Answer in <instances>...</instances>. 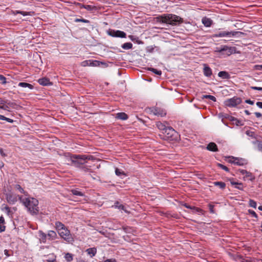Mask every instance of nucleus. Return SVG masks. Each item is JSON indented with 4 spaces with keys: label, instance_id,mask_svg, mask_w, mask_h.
Instances as JSON below:
<instances>
[{
    "label": "nucleus",
    "instance_id": "obj_11",
    "mask_svg": "<svg viewBox=\"0 0 262 262\" xmlns=\"http://www.w3.org/2000/svg\"><path fill=\"white\" fill-rule=\"evenodd\" d=\"M151 112L156 116L163 117L166 115V113L158 108H155L151 109Z\"/></svg>",
    "mask_w": 262,
    "mask_h": 262
},
{
    "label": "nucleus",
    "instance_id": "obj_44",
    "mask_svg": "<svg viewBox=\"0 0 262 262\" xmlns=\"http://www.w3.org/2000/svg\"><path fill=\"white\" fill-rule=\"evenodd\" d=\"M250 88L252 90L262 91V87L251 86Z\"/></svg>",
    "mask_w": 262,
    "mask_h": 262
},
{
    "label": "nucleus",
    "instance_id": "obj_21",
    "mask_svg": "<svg viewBox=\"0 0 262 262\" xmlns=\"http://www.w3.org/2000/svg\"><path fill=\"white\" fill-rule=\"evenodd\" d=\"M5 220L3 216L0 217V232H3L5 230V226L4 225Z\"/></svg>",
    "mask_w": 262,
    "mask_h": 262
},
{
    "label": "nucleus",
    "instance_id": "obj_59",
    "mask_svg": "<svg viewBox=\"0 0 262 262\" xmlns=\"http://www.w3.org/2000/svg\"><path fill=\"white\" fill-rule=\"evenodd\" d=\"M4 253L7 256H9L10 255L8 253V250H4Z\"/></svg>",
    "mask_w": 262,
    "mask_h": 262
},
{
    "label": "nucleus",
    "instance_id": "obj_24",
    "mask_svg": "<svg viewBox=\"0 0 262 262\" xmlns=\"http://www.w3.org/2000/svg\"><path fill=\"white\" fill-rule=\"evenodd\" d=\"M157 126L158 127V128L160 130L165 131L167 127L165 126V125H164L162 123L160 122H158L156 124Z\"/></svg>",
    "mask_w": 262,
    "mask_h": 262
},
{
    "label": "nucleus",
    "instance_id": "obj_31",
    "mask_svg": "<svg viewBox=\"0 0 262 262\" xmlns=\"http://www.w3.org/2000/svg\"><path fill=\"white\" fill-rule=\"evenodd\" d=\"M148 70L153 72L154 73H155L156 74H157L158 75H161L162 74V72L161 71L157 70L156 69L150 68H148Z\"/></svg>",
    "mask_w": 262,
    "mask_h": 262
},
{
    "label": "nucleus",
    "instance_id": "obj_10",
    "mask_svg": "<svg viewBox=\"0 0 262 262\" xmlns=\"http://www.w3.org/2000/svg\"><path fill=\"white\" fill-rule=\"evenodd\" d=\"M17 196L11 193H7L6 195V199L8 203L10 204L15 203L17 200Z\"/></svg>",
    "mask_w": 262,
    "mask_h": 262
},
{
    "label": "nucleus",
    "instance_id": "obj_50",
    "mask_svg": "<svg viewBox=\"0 0 262 262\" xmlns=\"http://www.w3.org/2000/svg\"><path fill=\"white\" fill-rule=\"evenodd\" d=\"M255 67L258 70H262V65H256Z\"/></svg>",
    "mask_w": 262,
    "mask_h": 262
},
{
    "label": "nucleus",
    "instance_id": "obj_41",
    "mask_svg": "<svg viewBox=\"0 0 262 262\" xmlns=\"http://www.w3.org/2000/svg\"><path fill=\"white\" fill-rule=\"evenodd\" d=\"M219 166L221 168H222L223 169L225 170V171H229V169L228 167H227L226 166L221 164H219Z\"/></svg>",
    "mask_w": 262,
    "mask_h": 262
},
{
    "label": "nucleus",
    "instance_id": "obj_28",
    "mask_svg": "<svg viewBox=\"0 0 262 262\" xmlns=\"http://www.w3.org/2000/svg\"><path fill=\"white\" fill-rule=\"evenodd\" d=\"M215 186L220 187L221 188L223 189L225 187V184L222 182H215L214 183Z\"/></svg>",
    "mask_w": 262,
    "mask_h": 262
},
{
    "label": "nucleus",
    "instance_id": "obj_27",
    "mask_svg": "<svg viewBox=\"0 0 262 262\" xmlns=\"http://www.w3.org/2000/svg\"><path fill=\"white\" fill-rule=\"evenodd\" d=\"M184 206L185 207H186L187 208H190L191 209H192L194 212H201L202 211V210L200 209H199L198 208H195L194 207H191L186 204H185L184 205Z\"/></svg>",
    "mask_w": 262,
    "mask_h": 262
},
{
    "label": "nucleus",
    "instance_id": "obj_9",
    "mask_svg": "<svg viewBox=\"0 0 262 262\" xmlns=\"http://www.w3.org/2000/svg\"><path fill=\"white\" fill-rule=\"evenodd\" d=\"M109 35L113 37H118L121 38H124L126 37V34L123 31L117 30H111L109 32Z\"/></svg>",
    "mask_w": 262,
    "mask_h": 262
},
{
    "label": "nucleus",
    "instance_id": "obj_54",
    "mask_svg": "<svg viewBox=\"0 0 262 262\" xmlns=\"http://www.w3.org/2000/svg\"><path fill=\"white\" fill-rule=\"evenodd\" d=\"M209 209H210V211L211 212V213H214V210H213V206L212 205H210L209 206Z\"/></svg>",
    "mask_w": 262,
    "mask_h": 262
},
{
    "label": "nucleus",
    "instance_id": "obj_62",
    "mask_svg": "<svg viewBox=\"0 0 262 262\" xmlns=\"http://www.w3.org/2000/svg\"><path fill=\"white\" fill-rule=\"evenodd\" d=\"M83 169L84 171H88L89 170V168H88L86 167H83Z\"/></svg>",
    "mask_w": 262,
    "mask_h": 262
},
{
    "label": "nucleus",
    "instance_id": "obj_8",
    "mask_svg": "<svg viewBox=\"0 0 262 262\" xmlns=\"http://www.w3.org/2000/svg\"><path fill=\"white\" fill-rule=\"evenodd\" d=\"M164 133L167 135V138L174 140L177 138V132L171 127H167Z\"/></svg>",
    "mask_w": 262,
    "mask_h": 262
},
{
    "label": "nucleus",
    "instance_id": "obj_5",
    "mask_svg": "<svg viewBox=\"0 0 262 262\" xmlns=\"http://www.w3.org/2000/svg\"><path fill=\"white\" fill-rule=\"evenodd\" d=\"M238 34H242L241 32L236 31H222L217 34H215L212 35L213 37H232L235 36Z\"/></svg>",
    "mask_w": 262,
    "mask_h": 262
},
{
    "label": "nucleus",
    "instance_id": "obj_37",
    "mask_svg": "<svg viewBox=\"0 0 262 262\" xmlns=\"http://www.w3.org/2000/svg\"><path fill=\"white\" fill-rule=\"evenodd\" d=\"M232 162L234 163L235 164L238 165H243V163L238 159H235Z\"/></svg>",
    "mask_w": 262,
    "mask_h": 262
},
{
    "label": "nucleus",
    "instance_id": "obj_29",
    "mask_svg": "<svg viewBox=\"0 0 262 262\" xmlns=\"http://www.w3.org/2000/svg\"><path fill=\"white\" fill-rule=\"evenodd\" d=\"M64 257L68 261H71L73 260V255L69 253H66Z\"/></svg>",
    "mask_w": 262,
    "mask_h": 262
},
{
    "label": "nucleus",
    "instance_id": "obj_22",
    "mask_svg": "<svg viewBox=\"0 0 262 262\" xmlns=\"http://www.w3.org/2000/svg\"><path fill=\"white\" fill-rule=\"evenodd\" d=\"M86 252L91 257H93L96 253V249L95 248H89L86 250Z\"/></svg>",
    "mask_w": 262,
    "mask_h": 262
},
{
    "label": "nucleus",
    "instance_id": "obj_64",
    "mask_svg": "<svg viewBox=\"0 0 262 262\" xmlns=\"http://www.w3.org/2000/svg\"><path fill=\"white\" fill-rule=\"evenodd\" d=\"M258 209H259V210L262 211V206H259V207H258Z\"/></svg>",
    "mask_w": 262,
    "mask_h": 262
},
{
    "label": "nucleus",
    "instance_id": "obj_6",
    "mask_svg": "<svg viewBox=\"0 0 262 262\" xmlns=\"http://www.w3.org/2000/svg\"><path fill=\"white\" fill-rule=\"evenodd\" d=\"M58 233L62 238L68 242H71L73 239L70 230L66 227L59 231Z\"/></svg>",
    "mask_w": 262,
    "mask_h": 262
},
{
    "label": "nucleus",
    "instance_id": "obj_30",
    "mask_svg": "<svg viewBox=\"0 0 262 262\" xmlns=\"http://www.w3.org/2000/svg\"><path fill=\"white\" fill-rule=\"evenodd\" d=\"M71 192H72V194L74 195H79V196H83V194L81 192L79 191L78 190H77L76 189H73L71 190Z\"/></svg>",
    "mask_w": 262,
    "mask_h": 262
},
{
    "label": "nucleus",
    "instance_id": "obj_19",
    "mask_svg": "<svg viewBox=\"0 0 262 262\" xmlns=\"http://www.w3.org/2000/svg\"><path fill=\"white\" fill-rule=\"evenodd\" d=\"M18 85L22 88H28L30 90H32L33 88V86L32 84L26 82H19Z\"/></svg>",
    "mask_w": 262,
    "mask_h": 262
},
{
    "label": "nucleus",
    "instance_id": "obj_23",
    "mask_svg": "<svg viewBox=\"0 0 262 262\" xmlns=\"http://www.w3.org/2000/svg\"><path fill=\"white\" fill-rule=\"evenodd\" d=\"M115 173L117 176L121 177V176H125L126 174L124 173V172L121 169H120L119 168H116L115 169Z\"/></svg>",
    "mask_w": 262,
    "mask_h": 262
},
{
    "label": "nucleus",
    "instance_id": "obj_38",
    "mask_svg": "<svg viewBox=\"0 0 262 262\" xmlns=\"http://www.w3.org/2000/svg\"><path fill=\"white\" fill-rule=\"evenodd\" d=\"M91 64H90L91 66H98L99 65V63L98 61L97 60H95V61H93V60H91Z\"/></svg>",
    "mask_w": 262,
    "mask_h": 262
},
{
    "label": "nucleus",
    "instance_id": "obj_56",
    "mask_svg": "<svg viewBox=\"0 0 262 262\" xmlns=\"http://www.w3.org/2000/svg\"><path fill=\"white\" fill-rule=\"evenodd\" d=\"M235 187L239 190H243V187L242 186V185H237Z\"/></svg>",
    "mask_w": 262,
    "mask_h": 262
},
{
    "label": "nucleus",
    "instance_id": "obj_60",
    "mask_svg": "<svg viewBox=\"0 0 262 262\" xmlns=\"http://www.w3.org/2000/svg\"><path fill=\"white\" fill-rule=\"evenodd\" d=\"M5 120H7L9 122H12L13 120L11 119L7 118V119H5Z\"/></svg>",
    "mask_w": 262,
    "mask_h": 262
},
{
    "label": "nucleus",
    "instance_id": "obj_48",
    "mask_svg": "<svg viewBox=\"0 0 262 262\" xmlns=\"http://www.w3.org/2000/svg\"><path fill=\"white\" fill-rule=\"evenodd\" d=\"M104 262H116V260L115 259H107Z\"/></svg>",
    "mask_w": 262,
    "mask_h": 262
},
{
    "label": "nucleus",
    "instance_id": "obj_57",
    "mask_svg": "<svg viewBox=\"0 0 262 262\" xmlns=\"http://www.w3.org/2000/svg\"><path fill=\"white\" fill-rule=\"evenodd\" d=\"M255 115L258 118L260 117L261 116V114L260 113H258V112L255 113Z\"/></svg>",
    "mask_w": 262,
    "mask_h": 262
},
{
    "label": "nucleus",
    "instance_id": "obj_34",
    "mask_svg": "<svg viewBox=\"0 0 262 262\" xmlns=\"http://www.w3.org/2000/svg\"><path fill=\"white\" fill-rule=\"evenodd\" d=\"M203 98H208L213 101H216V98L213 96H211V95H204Z\"/></svg>",
    "mask_w": 262,
    "mask_h": 262
},
{
    "label": "nucleus",
    "instance_id": "obj_63",
    "mask_svg": "<svg viewBox=\"0 0 262 262\" xmlns=\"http://www.w3.org/2000/svg\"><path fill=\"white\" fill-rule=\"evenodd\" d=\"M129 37L131 39V40H134V39L133 38L134 37L133 36L130 35Z\"/></svg>",
    "mask_w": 262,
    "mask_h": 262
},
{
    "label": "nucleus",
    "instance_id": "obj_47",
    "mask_svg": "<svg viewBox=\"0 0 262 262\" xmlns=\"http://www.w3.org/2000/svg\"><path fill=\"white\" fill-rule=\"evenodd\" d=\"M7 103H8V106H9V108H10V107H14V106H15V105H16V104H15V103H13V102H8Z\"/></svg>",
    "mask_w": 262,
    "mask_h": 262
},
{
    "label": "nucleus",
    "instance_id": "obj_55",
    "mask_svg": "<svg viewBox=\"0 0 262 262\" xmlns=\"http://www.w3.org/2000/svg\"><path fill=\"white\" fill-rule=\"evenodd\" d=\"M6 102L4 100H2L1 98H0V105H2V104H6Z\"/></svg>",
    "mask_w": 262,
    "mask_h": 262
},
{
    "label": "nucleus",
    "instance_id": "obj_16",
    "mask_svg": "<svg viewBox=\"0 0 262 262\" xmlns=\"http://www.w3.org/2000/svg\"><path fill=\"white\" fill-rule=\"evenodd\" d=\"M204 73L206 76L209 77L212 74V71L209 67L205 65L204 68Z\"/></svg>",
    "mask_w": 262,
    "mask_h": 262
},
{
    "label": "nucleus",
    "instance_id": "obj_49",
    "mask_svg": "<svg viewBox=\"0 0 262 262\" xmlns=\"http://www.w3.org/2000/svg\"><path fill=\"white\" fill-rule=\"evenodd\" d=\"M247 103H248L249 104L253 105L254 104V102L253 101H251L250 100H246L245 101Z\"/></svg>",
    "mask_w": 262,
    "mask_h": 262
},
{
    "label": "nucleus",
    "instance_id": "obj_7",
    "mask_svg": "<svg viewBox=\"0 0 262 262\" xmlns=\"http://www.w3.org/2000/svg\"><path fill=\"white\" fill-rule=\"evenodd\" d=\"M242 102V100L240 98L233 97L232 98L228 99L225 101V104L228 106H235L237 105L240 104Z\"/></svg>",
    "mask_w": 262,
    "mask_h": 262
},
{
    "label": "nucleus",
    "instance_id": "obj_61",
    "mask_svg": "<svg viewBox=\"0 0 262 262\" xmlns=\"http://www.w3.org/2000/svg\"><path fill=\"white\" fill-rule=\"evenodd\" d=\"M245 113L247 115H250V112H249L248 111H247V110H245Z\"/></svg>",
    "mask_w": 262,
    "mask_h": 262
},
{
    "label": "nucleus",
    "instance_id": "obj_25",
    "mask_svg": "<svg viewBox=\"0 0 262 262\" xmlns=\"http://www.w3.org/2000/svg\"><path fill=\"white\" fill-rule=\"evenodd\" d=\"M133 44L130 42H126L122 45V48L125 50L132 49Z\"/></svg>",
    "mask_w": 262,
    "mask_h": 262
},
{
    "label": "nucleus",
    "instance_id": "obj_1",
    "mask_svg": "<svg viewBox=\"0 0 262 262\" xmlns=\"http://www.w3.org/2000/svg\"><path fill=\"white\" fill-rule=\"evenodd\" d=\"M93 157L91 155H79L68 157V164H73L76 167H80L86 162V160H93Z\"/></svg>",
    "mask_w": 262,
    "mask_h": 262
},
{
    "label": "nucleus",
    "instance_id": "obj_52",
    "mask_svg": "<svg viewBox=\"0 0 262 262\" xmlns=\"http://www.w3.org/2000/svg\"><path fill=\"white\" fill-rule=\"evenodd\" d=\"M256 105L259 107V108H262V102H257L256 103Z\"/></svg>",
    "mask_w": 262,
    "mask_h": 262
},
{
    "label": "nucleus",
    "instance_id": "obj_42",
    "mask_svg": "<svg viewBox=\"0 0 262 262\" xmlns=\"http://www.w3.org/2000/svg\"><path fill=\"white\" fill-rule=\"evenodd\" d=\"M16 13H20V14L23 15L24 16H26V15H27L28 14H29V12H26L20 11H16Z\"/></svg>",
    "mask_w": 262,
    "mask_h": 262
},
{
    "label": "nucleus",
    "instance_id": "obj_33",
    "mask_svg": "<svg viewBox=\"0 0 262 262\" xmlns=\"http://www.w3.org/2000/svg\"><path fill=\"white\" fill-rule=\"evenodd\" d=\"M249 205L253 208H255L256 207V203L253 200H250Z\"/></svg>",
    "mask_w": 262,
    "mask_h": 262
},
{
    "label": "nucleus",
    "instance_id": "obj_58",
    "mask_svg": "<svg viewBox=\"0 0 262 262\" xmlns=\"http://www.w3.org/2000/svg\"><path fill=\"white\" fill-rule=\"evenodd\" d=\"M5 119H7V118L3 115H0V120H5Z\"/></svg>",
    "mask_w": 262,
    "mask_h": 262
},
{
    "label": "nucleus",
    "instance_id": "obj_53",
    "mask_svg": "<svg viewBox=\"0 0 262 262\" xmlns=\"http://www.w3.org/2000/svg\"><path fill=\"white\" fill-rule=\"evenodd\" d=\"M241 172L243 174H249V172L247 171L246 170H242L241 171Z\"/></svg>",
    "mask_w": 262,
    "mask_h": 262
},
{
    "label": "nucleus",
    "instance_id": "obj_51",
    "mask_svg": "<svg viewBox=\"0 0 262 262\" xmlns=\"http://www.w3.org/2000/svg\"><path fill=\"white\" fill-rule=\"evenodd\" d=\"M231 184L232 185H242V183H238L235 182H231Z\"/></svg>",
    "mask_w": 262,
    "mask_h": 262
},
{
    "label": "nucleus",
    "instance_id": "obj_35",
    "mask_svg": "<svg viewBox=\"0 0 262 262\" xmlns=\"http://www.w3.org/2000/svg\"><path fill=\"white\" fill-rule=\"evenodd\" d=\"M0 108L9 111L8 109L9 108V106H8V103L6 102V104H2V105L0 106Z\"/></svg>",
    "mask_w": 262,
    "mask_h": 262
},
{
    "label": "nucleus",
    "instance_id": "obj_18",
    "mask_svg": "<svg viewBox=\"0 0 262 262\" xmlns=\"http://www.w3.org/2000/svg\"><path fill=\"white\" fill-rule=\"evenodd\" d=\"M218 76L223 79H229L230 78L229 74L226 71L220 72L218 74Z\"/></svg>",
    "mask_w": 262,
    "mask_h": 262
},
{
    "label": "nucleus",
    "instance_id": "obj_3",
    "mask_svg": "<svg viewBox=\"0 0 262 262\" xmlns=\"http://www.w3.org/2000/svg\"><path fill=\"white\" fill-rule=\"evenodd\" d=\"M157 19L160 22L172 25H176L182 22V19L180 16L172 14L160 16Z\"/></svg>",
    "mask_w": 262,
    "mask_h": 262
},
{
    "label": "nucleus",
    "instance_id": "obj_46",
    "mask_svg": "<svg viewBox=\"0 0 262 262\" xmlns=\"http://www.w3.org/2000/svg\"><path fill=\"white\" fill-rule=\"evenodd\" d=\"M0 154L3 157H5L7 156V155L4 152L3 149L2 148H0Z\"/></svg>",
    "mask_w": 262,
    "mask_h": 262
},
{
    "label": "nucleus",
    "instance_id": "obj_17",
    "mask_svg": "<svg viewBox=\"0 0 262 262\" xmlns=\"http://www.w3.org/2000/svg\"><path fill=\"white\" fill-rule=\"evenodd\" d=\"M117 118L122 120H125L128 118L127 115L124 113H119L116 114Z\"/></svg>",
    "mask_w": 262,
    "mask_h": 262
},
{
    "label": "nucleus",
    "instance_id": "obj_36",
    "mask_svg": "<svg viewBox=\"0 0 262 262\" xmlns=\"http://www.w3.org/2000/svg\"><path fill=\"white\" fill-rule=\"evenodd\" d=\"M91 64V60H85V61H83L81 63V65L82 66H83V67H85V66H90Z\"/></svg>",
    "mask_w": 262,
    "mask_h": 262
},
{
    "label": "nucleus",
    "instance_id": "obj_13",
    "mask_svg": "<svg viewBox=\"0 0 262 262\" xmlns=\"http://www.w3.org/2000/svg\"><path fill=\"white\" fill-rule=\"evenodd\" d=\"M207 149L208 150L212 151H217V147L216 144H215L213 142L210 143L207 146Z\"/></svg>",
    "mask_w": 262,
    "mask_h": 262
},
{
    "label": "nucleus",
    "instance_id": "obj_26",
    "mask_svg": "<svg viewBox=\"0 0 262 262\" xmlns=\"http://www.w3.org/2000/svg\"><path fill=\"white\" fill-rule=\"evenodd\" d=\"M48 236L52 239H54L56 238L57 234L55 231L51 230L49 231Z\"/></svg>",
    "mask_w": 262,
    "mask_h": 262
},
{
    "label": "nucleus",
    "instance_id": "obj_20",
    "mask_svg": "<svg viewBox=\"0 0 262 262\" xmlns=\"http://www.w3.org/2000/svg\"><path fill=\"white\" fill-rule=\"evenodd\" d=\"M55 227L58 232H59V231H60L62 229L66 228L65 226L60 222H56L55 223Z\"/></svg>",
    "mask_w": 262,
    "mask_h": 262
},
{
    "label": "nucleus",
    "instance_id": "obj_12",
    "mask_svg": "<svg viewBox=\"0 0 262 262\" xmlns=\"http://www.w3.org/2000/svg\"><path fill=\"white\" fill-rule=\"evenodd\" d=\"M38 81L40 84L42 85H48L52 84V83L50 82L49 79L47 78H40L38 79Z\"/></svg>",
    "mask_w": 262,
    "mask_h": 262
},
{
    "label": "nucleus",
    "instance_id": "obj_2",
    "mask_svg": "<svg viewBox=\"0 0 262 262\" xmlns=\"http://www.w3.org/2000/svg\"><path fill=\"white\" fill-rule=\"evenodd\" d=\"M23 204L28 208L29 211L33 214H36L38 212V201L33 198H25L22 199L21 196L19 197Z\"/></svg>",
    "mask_w": 262,
    "mask_h": 262
},
{
    "label": "nucleus",
    "instance_id": "obj_40",
    "mask_svg": "<svg viewBox=\"0 0 262 262\" xmlns=\"http://www.w3.org/2000/svg\"><path fill=\"white\" fill-rule=\"evenodd\" d=\"M248 212H249V214L252 215L253 216H254V217H255L256 218L257 217V214H256V213L253 210H249Z\"/></svg>",
    "mask_w": 262,
    "mask_h": 262
},
{
    "label": "nucleus",
    "instance_id": "obj_32",
    "mask_svg": "<svg viewBox=\"0 0 262 262\" xmlns=\"http://www.w3.org/2000/svg\"><path fill=\"white\" fill-rule=\"evenodd\" d=\"M15 188L16 189L19 190L22 193H25V191L23 189V188L20 186V185H19L18 184L15 185Z\"/></svg>",
    "mask_w": 262,
    "mask_h": 262
},
{
    "label": "nucleus",
    "instance_id": "obj_4",
    "mask_svg": "<svg viewBox=\"0 0 262 262\" xmlns=\"http://www.w3.org/2000/svg\"><path fill=\"white\" fill-rule=\"evenodd\" d=\"M235 48L228 47L227 46H223L221 48H216L215 52L222 53V54H226L229 56L233 53H235Z\"/></svg>",
    "mask_w": 262,
    "mask_h": 262
},
{
    "label": "nucleus",
    "instance_id": "obj_39",
    "mask_svg": "<svg viewBox=\"0 0 262 262\" xmlns=\"http://www.w3.org/2000/svg\"><path fill=\"white\" fill-rule=\"evenodd\" d=\"M0 80L2 81L3 84H6L7 82L6 78L2 75H0Z\"/></svg>",
    "mask_w": 262,
    "mask_h": 262
},
{
    "label": "nucleus",
    "instance_id": "obj_45",
    "mask_svg": "<svg viewBox=\"0 0 262 262\" xmlns=\"http://www.w3.org/2000/svg\"><path fill=\"white\" fill-rule=\"evenodd\" d=\"M258 150H262V142H258L257 144Z\"/></svg>",
    "mask_w": 262,
    "mask_h": 262
},
{
    "label": "nucleus",
    "instance_id": "obj_14",
    "mask_svg": "<svg viewBox=\"0 0 262 262\" xmlns=\"http://www.w3.org/2000/svg\"><path fill=\"white\" fill-rule=\"evenodd\" d=\"M202 21L206 27H210L212 23V20L210 18H207L206 17H203L202 18Z\"/></svg>",
    "mask_w": 262,
    "mask_h": 262
},
{
    "label": "nucleus",
    "instance_id": "obj_15",
    "mask_svg": "<svg viewBox=\"0 0 262 262\" xmlns=\"http://www.w3.org/2000/svg\"><path fill=\"white\" fill-rule=\"evenodd\" d=\"M113 207H115L116 208H118L120 210H122L126 213H129V211L126 209V207L122 204H120L119 202H116Z\"/></svg>",
    "mask_w": 262,
    "mask_h": 262
},
{
    "label": "nucleus",
    "instance_id": "obj_43",
    "mask_svg": "<svg viewBox=\"0 0 262 262\" xmlns=\"http://www.w3.org/2000/svg\"><path fill=\"white\" fill-rule=\"evenodd\" d=\"M75 21L76 22L81 21V22L86 23L89 22V21L88 20L84 19H76L75 20Z\"/></svg>",
    "mask_w": 262,
    "mask_h": 262
}]
</instances>
